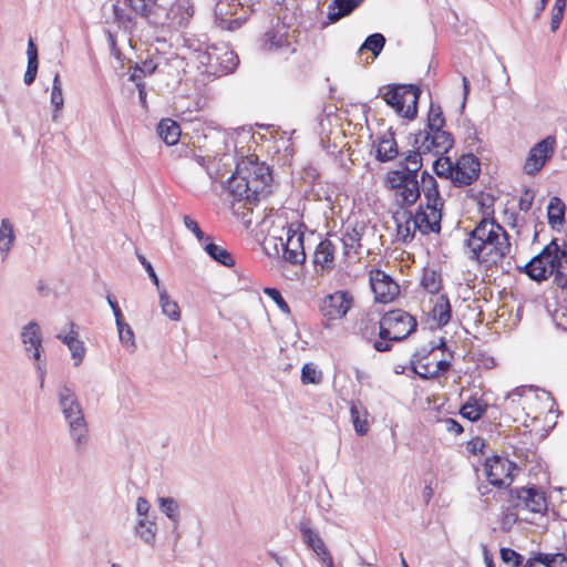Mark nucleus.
I'll return each instance as SVG.
<instances>
[{
    "instance_id": "f257e3e1",
    "label": "nucleus",
    "mask_w": 567,
    "mask_h": 567,
    "mask_svg": "<svg viewBox=\"0 0 567 567\" xmlns=\"http://www.w3.org/2000/svg\"><path fill=\"white\" fill-rule=\"evenodd\" d=\"M445 123L441 105L432 102L425 128L412 134L414 150L409 151L399 162L398 169L388 172L385 183H393V186H402L401 183H420L417 177L423 166V157L446 154L454 145L452 133L443 130Z\"/></svg>"
},
{
    "instance_id": "f03ea898",
    "label": "nucleus",
    "mask_w": 567,
    "mask_h": 567,
    "mask_svg": "<svg viewBox=\"0 0 567 567\" xmlns=\"http://www.w3.org/2000/svg\"><path fill=\"white\" fill-rule=\"evenodd\" d=\"M417 321L409 312L394 309L385 312L379 321V339L373 340V349L389 352L393 342H401L416 331Z\"/></svg>"
},
{
    "instance_id": "7ed1b4c3",
    "label": "nucleus",
    "mask_w": 567,
    "mask_h": 567,
    "mask_svg": "<svg viewBox=\"0 0 567 567\" xmlns=\"http://www.w3.org/2000/svg\"><path fill=\"white\" fill-rule=\"evenodd\" d=\"M58 396L74 449L76 452H83L89 444V426L78 396L74 390L66 384L60 385Z\"/></svg>"
},
{
    "instance_id": "20e7f679",
    "label": "nucleus",
    "mask_w": 567,
    "mask_h": 567,
    "mask_svg": "<svg viewBox=\"0 0 567 567\" xmlns=\"http://www.w3.org/2000/svg\"><path fill=\"white\" fill-rule=\"evenodd\" d=\"M377 96H381L386 105L391 106L399 116L414 120L417 115V104L421 89L415 84H388L379 89Z\"/></svg>"
},
{
    "instance_id": "39448f33",
    "label": "nucleus",
    "mask_w": 567,
    "mask_h": 567,
    "mask_svg": "<svg viewBox=\"0 0 567 567\" xmlns=\"http://www.w3.org/2000/svg\"><path fill=\"white\" fill-rule=\"evenodd\" d=\"M205 72L216 78L234 72L239 63L237 54L225 44H212L197 56Z\"/></svg>"
},
{
    "instance_id": "423d86ee",
    "label": "nucleus",
    "mask_w": 567,
    "mask_h": 567,
    "mask_svg": "<svg viewBox=\"0 0 567 567\" xmlns=\"http://www.w3.org/2000/svg\"><path fill=\"white\" fill-rule=\"evenodd\" d=\"M497 223L494 218H482L480 223L467 234L464 247L467 249L470 260L483 264L487 249L494 238Z\"/></svg>"
},
{
    "instance_id": "0eeeda50",
    "label": "nucleus",
    "mask_w": 567,
    "mask_h": 567,
    "mask_svg": "<svg viewBox=\"0 0 567 567\" xmlns=\"http://www.w3.org/2000/svg\"><path fill=\"white\" fill-rule=\"evenodd\" d=\"M20 337L27 355L34 360L40 378V386L43 388L47 370L42 359L43 347L40 326L35 321H30L22 328Z\"/></svg>"
},
{
    "instance_id": "6e6552de",
    "label": "nucleus",
    "mask_w": 567,
    "mask_h": 567,
    "mask_svg": "<svg viewBox=\"0 0 567 567\" xmlns=\"http://www.w3.org/2000/svg\"><path fill=\"white\" fill-rule=\"evenodd\" d=\"M508 502L514 508L536 514H544L547 511L545 493L535 486L509 489Z\"/></svg>"
},
{
    "instance_id": "1a4fd4ad",
    "label": "nucleus",
    "mask_w": 567,
    "mask_h": 567,
    "mask_svg": "<svg viewBox=\"0 0 567 567\" xmlns=\"http://www.w3.org/2000/svg\"><path fill=\"white\" fill-rule=\"evenodd\" d=\"M487 481L498 488L509 486L513 482V471L517 465L508 458L494 455L484 463Z\"/></svg>"
},
{
    "instance_id": "9d476101",
    "label": "nucleus",
    "mask_w": 567,
    "mask_h": 567,
    "mask_svg": "<svg viewBox=\"0 0 567 567\" xmlns=\"http://www.w3.org/2000/svg\"><path fill=\"white\" fill-rule=\"evenodd\" d=\"M403 215H408V219H413L414 229H417L422 235L441 231V208H426V205L420 204L414 214L404 209Z\"/></svg>"
},
{
    "instance_id": "9b49d317",
    "label": "nucleus",
    "mask_w": 567,
    "mask_h": 567,
    "mask_svg": "<svg viewBox=\"0 0 567 567\" xmlns=\"http://www.w3.org/2000/svg\"><path fill=\"white\" fill-rule=\"evenodd\" d=\"M301 224H290L287 228L286 241L280 238L282 257L291 265H301L306 260L303 248V233L300 231Z\"/></svg>"
},
{
    "instance_id": "f8f14e48",
    "label": "nucleus",
    "mask_w": 567,
    "mask_h": 567,
    "mask_svg": "<svg viewBox=\"0 0 567 567\" xmlns=\"http://www.w3.org/2000/svg\"><path fill=\"white\" fill-rule=\"evenodd\" d=\"M254 183L238 165L236 172L227 179V189L235 200H245L251 204L258 197V184Z\"/></svg>"
},
{
    "instance_id": "ddd939ff",
    "label": "nucleus",
    "mask_w": 567,
    "mask_h": 567,
    "mask_svg": "<svg viewBox=\"0 0 567 567\" xmlns=\"http://www.w3.org/2000/svg\"><path fill=\"white\" fill-rule=\"evenodd\" d=\"M558 257L559 246L557 244V239L554 238L542 249L539 254L529 260V267L535 268L536 270L534 276L537 277V282H542L553 276L555 262H557Z\"/></svg>"
},
{
    "instance_id": "4468645a",
    "label": "nucleus",
    "mask_w": 567,
    "mask_h": 567,
    "mask_svg": "<svg viewBox=\"0 0 567 567\" xmlns=\"http://www.w3.org/2000/svg\"><path fill=\"white\" fill-rule=\"evenodd\" d=\"M480 159L472 153L463 154L454 164L452 183L455 187L472 185L480 176Z\"/></svg>"
},
{
    "instance_id": "2eb2a0df",
    "label": "nucleus",
    "mask_w": 567,
    "mask_h": 567,
    "mask_svg": "<svg viewBox=\"0 0 567 567\" xmlns=\"http://www.w3.org/2000/svg\"><path fill=\"white\" fill-rule=\"evenodd\" d=\"M555 144L556 140L551 135L536 143L525 161L524 172L530 176L536 175L554 154Z\"/></svg>"
},
{
    "instance_id": "dca6fc26",
    "label": "nucleus",
    "mask_w": 567,
    "mask_h": 567,
    "mask_svg": "<svg viewBox=\"0 0 567 567\" xmlns=\"http://www.w3.org/2000/svg\"><path fill=\"white\" fill-rule=\"evenodd\" d=\"M353 303V297L349 291L338 290L323 298L320 305V311L328 320L343 318Z\"/></svg>"
},
{
    "instance_id": "f3484780",
    "label": "nucleus",
    "mask_w": 567,
    "mask_h": 567,
    "mask_svg": "<svg viewBox=\"0 0 567 567\" xmlns=\"http://www.w3.org/2000/svg\"><path fill=\"white\" fill-rule=\"evenodd\" d=\"M370 285L377 302H390L400 292L399 285L381 269L370 271Z\"/></svg>"
},
{
    "instance_id": "a211bd4d",
    "label": "nucleus",
    "mask_w": 567,
    "mask_h": 567,
    "mask_svg": "<svg viewBox=\"0 0 567 567\" xmlns=\"http://www.w3.org/2000/svg\"><path fill=\"white\" fill-rule=\"evenodd\" d=\"M194 14L189 0H176L169 8L164 6V18L159 27L179 29L185 27Z\"/></svg>"
},
{
    "instance_id": "6ab92c4d",
    "label": "nucleus",
    "mask_w": 567,
    "mask_h": 567,
    "mask_svg": "<svg viewBox=\"0 0 567 567\" xmlns=\"http://www.w3.org/2000/svg\"><path fill=\"white\" fill-rule=\"evenodd\" d=\"M124 4L148 24L159 27L162 23L164 4L159 3L158 0H124Z\"/></svg>"
},
{
    "instance_id": "aec40b11",
    "label": "nucleus",
    "mask_w": 567,
    "mask_h": 567,
    "mask_svg": "<svg viewBox=\"0 0 567 567\" xmlns=\"http://www.w3.org/2000/svg\"><path fill=\"white\" fill-rule=\"evenodd\" d=\"M511 248L512 245L509 241V235L504 229V227L497 223L496 229L494 231V238L487 249V257H484V261L497 264L511 254Z\"/></svg>"
},
{
    "instance_id": "412c9836",
    "label": "nucleus",
    "mask_w": 567,
    "mask_h": 567,
    "mask_svg": "<svg viewBox=\"0 0 567 567\" xmlns=\"http://www.w3.org/2000/svg\"><path fill=\"white\" fill-rule=\"evenodd\" d=\"M402 186H393V183H385L390 190H395V200L401 209L413 206L421 196L420 183H401Z\"/></svg>"
},
{
    "instance_id": "4be33fe9",
    "label": "nucleus",
    "mask_w": 567,
    "mask_h": 567,
    "mask_svg": "<svg viewBox=\"0 0 567 567\" xmlns=\"http://www.w3.org/2000/svg\"><path fill=\"white\" fill-rule=\"evenodd\" d=\"M420 189L424 194L426 208H443L444 200L441 197L437 182L427 171L421 173Z\"/></svg>"
},
{
    "instance_id": "5701e85b",
    "label": "nucleus",
    "mask_w": 567,
    "mask_h": 567,
    "mask_svg": "<svg viewBox=\"0 0 567 567\" xmlns=\"http://www.w3.org/2000/svg\"><path fill=\"white\" fill-rule=\"evenodd\" d=\"M264 49L269 52L284 54L285 56L296 52V49L291 47V42L289 41L287 33H279L274 30L265 33Z\"/></svg>"
},
{
    "instance_id": "b1692460",
    "label": "nucleus",
    "mask_w": 567,
    "mask_h": 567,
    "mask_svg": "<svg viewBox=\"0 0 567 567\" xmlns=\"http://www.w3.org/2000/svg\"><path fill=\"white\" fill-rule=\"evenodd\" d=\"M336 247L329 239L321 240L313 254V264L320 267L321 271H331L334 268Z\"/></svg>"
},
{
    "instance_id": "393cba45",
    "label": "nucleus",
    "mask_w": 567,
    "mask_h": 567,
    "mask_svg": "<svg viewBox=\"0 0 567 567\" xmlns=\"http://www.w3.org/2000/svg\"><path fill=\"white\" fill-rule=\"evenodd\" d=\"M365 230V225L363 223H355L354 225H349L343 234L341 241L343 245V254L349 256L351 251L354 254H360V249L362 248L361 239Z\"/></svg>"
},
{
    "instance_id": "a878e982",
    "label": "nucleus",
    "mask_w": 567,
    "mask_h": 567,
    "mask_svg": "<svg viewBox=\"0 0 567 567\" xmlns=\"http://www.w3.org/2000/svg\"><path fill=\"white\" fill-rule=\"evenodd\" d=\"M364 0H332L328 6L327 19L329 23H336L350 16Z\"/></svg>"
},
{
    "instance_id": "bb28decb",
    "label": "nucleus",
    "mask_w": 567,
    "mask_h": 567,
    "mask_svg": "<svg viewBox=\"0 0 567 567\" xmlns=\"http://www.w3.org/2000/svg\"><path fill=\"white\" fill-rule=\"evenodd\" d=\"M399 155L398 144L394 137V132L389 128L378 142L375 158L380 163H386L394 159Z\"/></svg>"
},
{
    "instance_id": "cd10ccee",
    "label": "nucleus",
    "mask_w": 567,
    "mask_h": 567,
    "mask_svg": "<svg viewBox=\"0 0 567 567\" xmlns=\"http://www.w3.org/2000/svg\"><path fill=\"white\" fill-rule=\"evenodd\" d=\"M298 529L306 546L316 555L326 546L319 533L310 527L309 519L299 522Z\"/></svg>"
},
{
    "instance_id": "c85d7f7f",
    "label": "nucleus",
    "mask_w": 567,
    "mask_h": 567,
    "mask_svg": "<svg viewBox=\"0 0 567 567\" xmlns=\"http://www.w3.org/2000/svg\"><path fill=\"white\" fill-rule=\"evenodd\" d=\"M250 167L243 168L246 175L249 176L250 182H255L254 184H258V194L262 192L271 181V174L269 167L264 164L258 163H249Z\"/></svg>"
},
{
    "instance_id": "c756f323",
    "label": "nucleus",
    "mask_w": 567,
    "mask_h": 567,
    "mask_svg": "<svg viewBox=\"0 0 567 567\" xmlns=\"http://www.w3.org/2000/svg\"><path fill=\"white\" fill-rule=\"evenodd\" d=\"M159 509L173 523V534H175V543L178 542L181 535L177 532L179 523V505L173 497H159Z\"/></svg>"
},
{
    "instance_id": "7c9ffc66",
    "label": "nucleus",
    "mask_w": 567,
    "mask_h": 567,
    "mask_svg": "<svg viewBox=\"0 0 567 567\" xmlns=\"http://www.w3.org/2000/svg\"><path fill=\"white\" fill-rule=\"evenodd\" d=\"M487 406V403L484 401L478 400L475 396H470V399L461 406L460 414L464 419L475 422L485 414Z\"/></svg>"
},
{
    "instance_id": "2f4dec72",
    "label": "nucleus",
    "mask_w": 567,
    "mask_h": 567,
    "mask_svg": "<svg viewBox=\"0 0 567 567\" xmlns=\"http://www.w3.org/2000/svg\"><path fill=\"white\" fill-rule=\"evenodd\" d=\"M157 133L167 145H175L181 137V127L172 118H163L157 125Z\"/></svg>"
},
{
    "instance_id": "473e14b6",
    "label": "nucleus",
    "mask_w": 567,
    "mask_h": 567,
    "mask_svg": "<svg viewBox=\"0 0 567 567\" xmlns=\"http://www.w3.org/2000/svg\"><path fill=\"white\" fill-rule=\"evenodd\" d=\"M367 411L362 408L360 401H351L350 405V416L353 423L355 433L360 436L365 435L369 425L367 421Z\"/></svg>"
},
{
    "instance_id": "72a5a7b5",
    "label": "nucleus",
    "mask_w": 567,
    "mask_h": 567,
    "mask_svg": "<svg viewBox=\"0 0 567 567\" xmlns=\"http://www.w3.org/2000/svg\"><path fill=\"white\" fill-rule=\"evenodd\" d=\"M27 55H28V65H27V71L24 73L23 81L27 85H31L37 78L38 68H39L38 48L32 39H29Z\"/></svg>"
},
{
    "instance_id": "f704fd0d",
    "label": "nucleus",
    "mask_w": 567,
    "mask_h": 567,
    "mask_svg": "<svg viewBox=\"0 0 567 567\" xmlns=\"http://www.w3.org/2000/svg\"><path fill=\"white\" fill-rule=\"evenodd\" d=\"M204 250L206 254L216 262L225 266V267H234L235 259L233 255L224 247L216 245L214 243H207L204 246Z\"/></svg>"
},
{
    "instance_id": "c9c22d12",
    "label": "nucleus",
    "mask_w": 567,
    "mask_h": 567,
    "mask_svg": "<svg viewBox=\"0 0 567 567\" xmlns=\"http://www.w3.org/2000/svg\"><path fill=\"white\" fill-rule=\"evenodd\" d=\"M432 312L440 327H444L450 322L452 317V307L446 295H441L437 298Z\"/></svg>"
},
{
    "instance_id": "e433bc0d",
    "label": "nucleus",
    "mask_w": 567,
    "mask_h": 567,
    "mask_svg": "<svg viewBox=\"0 0 567 567\" xmlns=\"http://www.w3.org/2000/svg\"><path fill=\"white\" fill-rule=\"evenodd\" d=\"M157 532L155 522L141 518L135 525V534L147 545L154 546Z\"/></svg>"
},
{
    "instance_id": "4c0bfd02",
    "label": "nucleus",
    "mask_w": 567,
    "mask_h": 567,
    "mask_svg": "<svg viewBox=\"0 0 567 567\" xmlns=\"http://www.w3.org/2000/svg\"><path fill=\"white\" fill-rule=\"evenodd\" d=\"M13 225L9 219H2L0 225V252L4 260L14 243Z\"/></svg>"
},
{
    "instance_id": "58836bf2",
    "label": "nucleus",
    "mask_w": 567,
    "mask_h": 567,
    "mask_svg": "<svg viewBox=\"0 0 567 567\" xmlns=\"http://www.w3.org/2000/svg\"><path fill=\"white\" fill-rule=\"evenodd\" d=\"M566 205L559 197H551L547 207L548 223L551 227L565 221Z\"/></svg>"
},
{
    "instance_id": "ea45409f",
    "label": "nucleus",
    "mask_w": 567,
    "mask_h": 567,
    "mask_svg": "<svg viewBox=\"0 0 567 567\" xmlns=\"http://www.w3.org/2000/svg\"><path fill=\"white\" fill-rule=\"evenodd\" d=\"M159 295V306L162 312L173 321L181 319L179 307L176 301L172 300L165 288H157Z\"/></svg>"
},
{
    "instance_id": "a19ab883",
    "label": "nucleus",
    "mask_w": 567,
    "mask_h": 567,
    "mask_svg": "<svg viewBox=\"0 0 567 567\" xmlns=\"http://www.w3.org/2000/svg\"><path fill=\"white\" fill-rule=\"evenodd\" d=\"M554 282L561 289H567V244L565 249L559 248V257L553 270Z\"/></svg>"
},
{
    "instance_id": "79ce46f5",
    "label": "nucleus",
    "mask_w": 567,
    "mask_h": 567,
    "mask_svg": "<svg viewBox=\"0 0 567 567\" xmlns=\"http://www.w3.org/2000/svg\"><path fill=\"white\" fill-rule=\"evenodd\" d=\"M421 286L431 295L437 293L442 287L441 275L434 269H424L421 278Z\"/></svg>"
},
{
    "instance_id": "37998d69",
    "label": "nucleus",
    "mask_w": 567,
    "mask_h": 567,
    "mask_svg": "<svg viewBox=\"0 0 567 567\" xmlns=\"http://www.w3.org/2000/svg\"><path fill=\"white\" fill-rule=\"evenodd\" d=\"M385 45V37L382 33H372L365 38L359 52L371 51L373 58H377Z\"/></svg>"
},
{
    "instance_id": "c03bdc74",
    "label": "nucleus",
    "mask_w": 567,
    "mask_h": 567,
    "mask_svg": "<svg viewBox=\"0 0 567 567\" xmlns=\"http://www.w3.org/2000/svg\"><path fill=\"white\" fill-rule=\"evenodd\" d=\"M444 155H436L437 158L433 162V171L439 177L452 181L455 163L452 162L451 157Z\"/></svg>"
},
{
    "instance_id": "a18cd8bd",
    "label": "nucleus",
    "mask_w": 567,
    "mask_h": 567,
    "mask_svg": "<svg viewBox=\"0 0 567 567\" xmlns=\"http://www.w3.org/2000/svg\"><path fill=\"white\" fill-rule=\"evenodd\" d=\"M51 104L54 107L53 120H55L58 112L60 110H62V107L64 105V99H63V93H62V83L60 80V75L58 73L54 75L53 83H52Z\"/></svg>"
},
{
    "instance_id": "49530a36",
    "label": "nucleus",
    "mask_w": 567,
    "mask_h": 567,
    "mask_svg": "<svg viewBox=\"0 0 567 567\" xmlns=\"http://www.w3.org/2000/svg\"><path fill=\"white\" fill-rule=\"evenodd\" d=\"M116 328L118 331V337H120L121 343L125 348L130 349L131 351H134L136 348L135 337H134V332H133L132 328L130 327V324H127L126 322H124V320H122L120 323H116Z\"/></svg>"
},
{
    "instance_id": "de8ad7c7",
    "label": "nucleus",
    "mask_w": 567,
    "mask_h": 567,
    "mask_svg": "<svg viewBox=\"0 0 567 567\" xmlns=\"http://www.w3.org/2000/svg\"><path fill=\"white\" fill-rule=\"evenodd\" d=\"M322 380V372L317 370L313 363H306L301 369V382L303 384H318Z\"/></svg>"
},
{
    "instance_id": "09e8293b",
    "label": "nucleus",
    "mask_w": 567,
    "mask_h": 567,
    "mask_svg": "<svg viewBox=\"0 0 567 567\" xmlns=\"http://www.w3.org/2000/svg\"><path fill=\"white\" fill-rule=\"evenodd\" d=\"M499 555L504 564L512 565L513 567H519L524 560V557L519 553L507 547L501 548Z\"/></svg>"
},
{
    "instance_id": "8fccbe9b",
    "label": "nucleus",
    "mask_w": 567,
    "mask_h": 567,
    "mask_svg": "<svg viewBox=\"0 0 567 567\" xmlns=\"http://www.w3.org/2000/svg\"><path fill=\"white\" fill-rule=\"evenodd\" d=\"M264 293L268 296L270 299H272L282 312L290 313V308L288 303L286 302L281 292L277 288L267 287L264 289Z\"/></svg>"
},
{
    "instance_id": "3c124183",
    "label": "nucleus",
    "mask_w": 567,
    "mask_h": 567,
    "mask_svg": "<svg viewBox=\"0 0 567 567\" xmlns=\"http://www.w3.org/2000/svg\"><path fill=\"white\" fill-rule=\"evenodd\" d=\"M402 219H404V225L398 224V233L401 235L403 243H410L413 240L416 229L411 228L413 219H408V215L402 214Z\"/></svg>"
},
{
    "instance_id": "603ef678",
    "label": "nucleus",
    "mask_w": 567,
    "mask_h": 567,
    "mask_svg": "<svg viewBox=\"0 0 567 567\" xmlns=\"http://www.w3.org/2000/svg\"><path fill=\"white\" fill-rule=\"evenodd\" d=\"M411 367L415 374H417L423 380H430L437 377V371L431 370L430 365L426 364H420V368L416 367V360L411 359Z\"/></svg>"
},
{
    "instance_id": "864d4df0",
    "label": "nucleus",
    "mask_w": 567,
    "mask_h": 567,
    "mask_svg": "<svg viewBox=\"0 0 567 567\" xmlns=\"http://www.w3.org/2000/svg\"><path fill=\"white\" fill-rule=\"evenodd\" d=\"M183 221H184V225L185 227L190 230L195 237L199 240V241H204V240H207L209 237H207L204 231L199 228L198 224L196 220H194L190 216L188 215H185L183 217Z\"/></svg>"
},
{
    "instance_id": "5fc2aeb1",
    "label": "nucleus",
    "mask_w": 567,
    "mask_h": 567,
    "mask_svg": "<svg viewBox=\"0 0 567 567\" xmlns=\"http://www.w3.org/2000/svg\"><path fill=\"white\" fill-rule=\"evenodd\" d=\"M69 350L71 351L72 358L74 359V365H80L85 355L84 343L81 340H79L78 342L72 343V346L69 347Z\"/></svg>"
},
{
    "instance_id": "6e6d98bb",
    "label": "nucleus",
    "mask_w": 567,
    "mask_h": 567,
    "mask_svg": "<svg viewBox=\"0 0 567 567\" xmlns=\"http://www.w3.org/2000/svg\"><path fill=\"white\" fill-rule=\"evenodd\" d=\"M137 259L141 262V265L144 267V269L146 270L151 281L156 286V288H159L161 282H159V279H158L152 264L141 254H137Z\"/></svg>"
},
{
    "instance_id": "4d7b16f0",
    "label": "nucleus",
    "mask_w": 567,
    "mask_h": 567,
    "mask_svg": "<svg viewBox=\"0 0 567 567\" xmlns=\"http://www.w3.org/2000/svg\"><path fill=\"white\" fill-rule=\"evenodd\" d=\"M535 194L532 189L526 188L523 196L519 198L518 207L522 212H528L532 208Z\"/></svg>"
},
{
    "instance_id": "13d9d810",
    "label": "nucleus",
    "mask_w": 567,
    "mask_h": 567,
    "mask_svg": "<svg viewBox=\"0 0 567 567\" xmlns=\"http://www.w3.org/2000/svg\"><path fill=\"white\" fill-rule=\"evenodd\" d=\"M556 558L555 554H547V553H537L530 559L535 563V565L538 563L543 565L544 567H551L554 560Z\"/></svg>"
},
{
    "instance_id": "bf43d9fd",
    "label": "nucleus",
    "mask_w": 567,
    "mask_h": 567,
    "mask_svg": "<svg viewBox=\"0 0 567 567\" xmlns=\"http://www.w3.org/2000/svg\"><path fill=\"white\" fill-rule=\"evenodd\" d=\"M441 422L444 424V427L447 432L454 433L455 435H458L464 431L460 422L452 417L443 419Z\"/></svg>"
},
{
    "instance_id": "052dcab7",
    "label": "nucleus",
    "mask_w": 567,
    "mask_h": 567,
    "mask_svg": "<svg viewBox=\"0 0 567 567\" xmlns=\"http://www.w3.org/2000/svg\"><path fill=\"white\" fill-rule=\"evenodd\" d=\"M70 327H71V330L68 334L65 336H62V333H59L56 336L58 339H60L65 346L71 347L72 343H75L79 341V338H78V332L74 331V328H75V323L74 322H70Z\"/></svg>"
},
{
    "instance_id": "680f3d73",
    "label": "nucleus",
    "mask_w": 567,
    "mask_h": 567,
    "mask_svg": "<svg viewBox=\"0 0 567 567\" xmlns=\"http://www.w3.org/2000/svg\"><path fill=\"white\" fill-rule=\"evenodd\" d=\"M553 319L557 327L561 328L563 330H567V309L566 308H559L556 309Z\"/></svg>"
},
{
    "instance_id": "e2e57ef3",
    "label": "nucleus",
    "mask_w": 567,
    "mask_h": 567,
    "mask_svg": "<svg viewBox=\"0 0 567 567\" xmlns=\"http://www.w3.org/2000/svg\"><path fill=\"white\" fill-rule=\"evenodd\" d=\"M106 300L113 311V315L115 317V322L120 323L123 320V313H122L121 308L118 307L116 299L113 296L107 295Z\"/></svg>"
},
{
    "instance_id": "0e129e2a",
    "label": "nucleus",
    "mask_w": 567,
    "mask_h": 567,
    "mask_svg": "<svg viewBox=\"0 0 567 567\" xmlns=\"http://www.w3.org/2000/svg\"><path fill=\"white\" fill-rule=\"evenodd\" d=\"M316 556L326 567H334L333 558L327 546H324L320 551H318Z\"/></svg>"
},
{
    "instance_id": "69168bd1",
    "label": "nucleus",
    "mask_w": 567,
    "mask_h": 567,
    "mask_svg": "<svg viewBox=\"0 0 567 567\" xmlns=\"http://www.w3.org/2000/svg\"><path fill=\"white\" fill-rule=\"evenodd\" d=\"M565 11L561 10H551V20H550V30L551 32H556L559 29L561 20L564 19Z\"/></svg>"
},
{
    "instance_id": "338daca9",
    "label": "nucleus",
    "mask_w": 567,
    "mask_h": 567,
    "mask_svg": "<svg viewBox=\"0 0 567 567\" xmlns=\"http://www.w3.org/2000/svg\"><path fill=\"white\" fill-rule=\"evenodd\" d=\"M151 509V504L145 497H138L136 502V512L143 518H146Z\"/></svg>"
},
{
    "instance_id": "774afa93",
    "label": "nucleus",
    "mask_w": 567,
    "mask_h": 567,
    "mask_svg": "<svg viewBox=\"0 0 567 567\" xmlns=\"http://www.w3.org/2000/svg\"><path fill=\"white\" fill-rule=\"evenodd\" d=\"M156 70V64L152 60H146L142 64H136V71H140L142 75H150Z\"/></svg>"
}]
</instances>
